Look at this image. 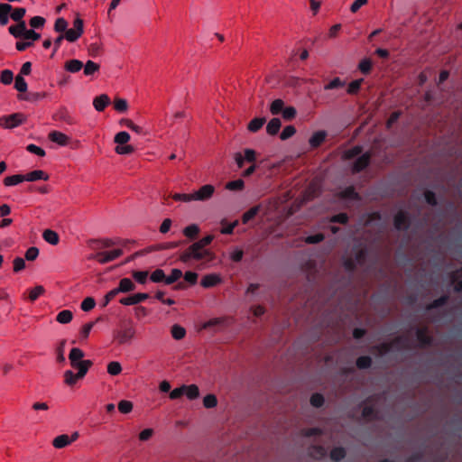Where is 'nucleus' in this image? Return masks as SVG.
Here are the masks:
<instances>
[{"label": "nucleus", "instance_id": "052dcab7", "mask_svg": "<svg viewBox=\"0 0 462 462\" xmlns=\"http://www.w3.org/2000/svg\"><path fill=\"white\" fill-rule=\"evenodd\" d=\"M120 125L126 126L127 128L131 129L132 131H134L137 134L142 133V127L134 124L133 121H131L130 119H127V118L121 119Z\"/></svg>", "mask_w": 462, "mask_h": 462}, {"label": "nucleus", "instance_id": "f704fd0d", "mask_svg": "<svg viewBox=\"0 0 462 462\" xmlns=\"http://www.w3.org/2000/svg\"><path fill=\"white\" fill-rule=\"evenodd\" d=\"M199 233V227L196 224H191L183 229L185 236L190 239H194Z\"/></svg>", "mask_w": 462, "mask_h": 462}, {"label": "nucleus", "instance_id": "2eb2a0df", "mask_svg": "<svg viewBox=\"0 0 462 462\" xmlns=\"http://www.w3.org/2000/svg\"><path fill=\"white\" fill-rule=\"evenodd\" d=\"M338 198L342 199L359 200L360 196L354 186H348L338 193Z\"/></svg>", "mask_w": 462, "mask_h": 462}, {"label": "nucleus", "instance_id": "a19ab883", "mask_svg": "<svg viewBox=\"0 0 462 462\" xmlns=\"http://www.w3.org/2000/svg\"><path fill=\"white\" fill-rule=\"evenodd\" d=\"M183 275L181 270L180 269H172L171 273L169 276L165 277L166 284H172L177 282Z\"/></svg>", "mask_w": 462, "mask_h": 462}, {"label": "nucleus", "instance_id": "6e6552de", "mask_svg": "<svg viewBox=\"0 0 462 462\" xmlns=\"http://www.w3.org/2000/svg\"><path fill=\"white\" fill-rule=\"evenodd\" d=\"M123 254L122 249H116L110 252H101L93 255L91 258L96 259L101 264L112 262Z\"/></svg>", "mask_w": 462, "mask_h": 462}, {"label": "nucleus", "instance_id": "680f3d73", "mask_svg": "<svg viewBox=\"0 0 462 462\" xmlns=\"http://www.w3.org/2000/svg\"><path fill=\"white\" fill-rule=\"evenodd\" d=\"M296 133V128L293 125H287L283 128L281 133L280 138L282 140H287L291 138Z\"/></svg>", "mask_w": 462, "mask_h": 462}, {"label": "nucleus", "instance_id": "37998d69", "mask_svg": "<svg viewBox=\"0 0 462 462\" xmlns=\"http://www.w3.org/2000/svg\"><path fill=\"white\" fill-rule=\"evenodd\" d=\"M79 379L80 378L78 377V374H74L71 370L65 371L64 381L66 384L72 386L77 383Z\"/></svg>", "mask_w": 462, "mask_h": 462}, {"label": "nucleus", "instance_id": "09e8293b", "mask_svg": "<svg viewBox=\"0 0 462 462\" xmlns=\"http://www.w3.org/2000/svg\"><path fill=\"white\" fill-rule=\"evenodd\" d=\"M130 138V134L127 132L122 131L115 135L114 141L118 145L125 144L129 142Z\"/></svg>", "mask_w": 462, "mask_h": 462}, {"label": "nucleus", "instance_id": "6e6d98bb", "mask_svg": "<svg viewBox=\"0 0 462 462\" xmlns=\"http://www.w3.org/2000/svg\"><path fill=\"white\" fill-rule=\"evenodd\" d=\"M25 13H26L25 8L18 7V8L14 9V11L10 14V17L15 22L23 21V18L25 15Z\"/></svg>", "mask_w": 462, "mask_h": 462}, {"label": "nucleus", "instance_id": "a878e982", "mask_svg": "<svg viewBox=\"0 0 462 462\" xmlns=\"http://www.w3.org/2000/svg\"><path fill=\"white\" fill-rule=\"evenodd\" d=\"M184 394L189 400H195L199 396V389L196 384H184Z\"/></svg>", "mask_w": 462, "mask_h": 462}, {"label": "nucleus", "instance_id": "f03ea898", "mask_svg": "<svg viewBox=\"0 0 462 462\" xmlns=\"http://www.w3.org/2000/svg\"><path fill=\"white\" fill-rule=\"evenodd\" d=\"M207 257L212 258V254L208 249H201L199 246V244L193 243L190 246H189L186 250H184L180 255V259L183 263H188L190 260L200 261Z\"/></svg>", "mask_w": 462, "mask_h": 462}, {"label": "nucleus", "instance_id": "e433bc0d", "mask_svg": "<svg viewBox=\"0 0 462 462\" xmlns=\"http://www.w3.org/2000/svg\"><path fill=\"white\" fill-rule=\"evenodd\" d=\"M171 332L172 337L176 340L182 339L186 335L185 328L178 324H175L171 327Z\"/></svg>", "mask_w": 462, "mask_h": 462}, {"label": "nucleus", "instance_id": "9d476101", "mask_svg": "<svg viewBox=\"0 0 462 462\" xmlns=\"http://www.w3.org/2000/svg\"><path fill=\"white\" fill-rule=\"evenodd\" d=\"M371 162V153L369 152H365L359 156L354 162L352 171L354 173H358L364 171Z\"/></svg>", "mask_w": 462, "mask_h": 462}, {"label": "nucleus", "instance_id": "3c124183", "mask_svg": "<svg viewBox=\"0 0 462 462\" xmlns=\"http://www.w3.org/2000/svg\"><path fill=\"white\" fill-rule=\"evenodd\" d=\"M148 275L149 273L147 271H134L132 273L134 279L141 284H144L146 282Z\"/></svg>", "mask_w": 462, "mask_h": 462}, {"label": "nucleus", "instance_id": "7ed1b4c3", "mask_svg": "<svg viewBox=\"0 0 462 462\" xmlns=\"http://www.w3.org/2000/svg\"><path fill=\"white\" fill-rule=\"evenodd\" d=\"M84 32V22L78 15L73 21V28L67 29L63 34L65 39L69 42H76Z\"/></svg>", "mask_w": 462, "mask_h": 462}, {"label": "nucleus", "instance_id": "2f4dec72", "mask_svg": "<svg viewBox=\"0 0 462 462\" xmlns=\"http://www.w3.org/2000/svg\"><path fill=\"white\" fill-rule=\"evenodd\" d=\"M14 88L20 92V93H24L27 91V88H28V85H27V82L25 81L23 76L22 75H17L14 79Z\"/></svg>", "mask_w": 462, "mask_h": 462}, {"label": "nucleus", "instance_id": "4c0bfd02", "mask_svg": "<svg viewBox=\"0 0 462 462\" xmlns=\"http://www.w3.org/2000/svg\"><path fill=\"white\" fill-rule=\"evenodd\" d=\"M260 207L254 206L251 208L249 210H247L245 213L242 216V222L244 224L248 223L250 220H252L259 212Z\"/></svg>", "mask_w": 462, "mask_h": 462}, {"label": "nucleus", "instance_id": "a211bd4d", "mask_svg": "<svg viewBox=\"0 0 462 462\" xmlns=\"http://www.w3.org/2000/svg\"><path fill=\"white\" fill-rule=\"evenodd\" d=\"M26 23L24 21L17 22V24L11 25L8 28V32L10 34H12L14 38H23L25 29H26Z\"/></svg>", "mask_w": 462, "mask_h": 462}, {"label": "nucleus", "instance_id": "5fc2aeb1", "mask_svg": "<svg viewBox=\"0 0 462 462\" xmlns=\"http://www.w3.org/2000/svg\"><path fill=\"white\" fill-rule=\"evenodd\" d=\"M118 410L121 413L127 414L133 410V403L130 401L122 400L118 403Z\"/></svg>", "mask_w": 462, "mask_h": 462}, {"label": "nucleus", "instance_id": "8fccbe9b", "mask_svg": "<svg viewBox=\"0 0 462 462\" xmlns=\"http://www.w3.org/2000/svg\"><path fill=\"white\" fill-rule=\"evenodd\" d=\"M122 372V366L119 362L112 361L107 365V373L111 375H117Z\"/></svg>", "mask_w": 462, "mask_h": 462}, {"label": "nucleus", "instance_id": "c9c22d12", "mask_svg": "<svg viewBox=\"0 0 462 462\" xmlns=\"http://www.w3.org/2000/svg\"><path fill=\"white\" fill-rule=\"evenodd\" d=\"M377 416V411L373 405H366L362 410V417L365 420H374Z\"/></svg>", "mask_w": 462, "mask_h": 462}, {"label": "nucleus", "instance_id": "412c9836", "mask_svg": "<svg viewBox=\"0 0 462 462\" xmlns=\"http://www.w3.org/2000/svg\"><path fill=\"white\" fill-rule=\"evenodd\" d=\"M38 180H48L49 175L42 170H35L25 174L26 181H36Z\"/></svg>", "mask_w": 462, "mask_h": 462}, {"label": "nucleus", "instance_id": "72a5a7b5", "mask_svg": "<svg viewBox=\"0 0 462 462\" xmlns=\"http://www.w3.org/2000/svg\"><path fill=\"white\" fill-rule=\"evenodd\" d=\"M372 363L373 360L369 356H359L356 361V365L359 369H368L371 367Z\"/></svg>", "mask_w": 462, "mask_h": 462}, {"label": "nucleus", "instance_id": "79ce46f5", "mask_svg": "<svg viewBox=\"0 0 462 462\" xmlns=\"http://www.w3.org/2000/svg\"><path fill=\"white\" fill-rule=\"evenodd\" d=\"M45 291L43 286L37 285L29 291V300L35 301Z\"/></svg>", "mask_w": 462, "mask_h": 462}, {"label": "nucleus", "instance_id": "7c9ffc66", "mask_svg": "<svg viewBox=\"0 0 462 462\" xmlns=\"http://www.w3.org/2000/svg\"><path fill=\"white\" fill-rule=\"evenodd\" d=\"M83 68L85 76H92L99 70L100 66L92 60H88L85 65L83 64Z\"/></svg>", "mask_w": 462, "mask_h": 462}, {"label": "nucleus", "instance_id": "423d86ee", "mask_svg": "<svg viewBox=\"0 0 462 462\" xmlns=\"http://www.w3.org/2000/svg\"><path fill=\"white\" fill-rule=\"evenodd\" d=\"M235 162L239 169L243 168L245 162L254 164L256 161V152L253 149H245L244 155L241 152H236L234 155Z\"/></svg>", "mask_w": 462, "mask_h": 462}, {"label": "nucleus", "instance_id": "f257e3e1", "mask_svg": "<svg viewBox=\"0 0 462 462\" xmlns=\"http://www.w3.org/2000/svg\"><path fill=\"white\" fill-rule=\"evenodd\" d=\"M83 357L84 352L78 347L72 348L69 355L70 365L73 368L78 369L77 374L79 378H83L93 365L91 360H82Z\"/></svg>", "mask_w": 462, "mask_h": 462}, {"label": "nucleus", "instance_id": "338daca9", "mask_svg": "<svg viewBox=\"0 0 462 462\" xmlns=\"http://www.w3.org/2000/svg\"><path fill=\"white\" fill-rule=\"evenodd\" d=\"M165 273L164 271L162 269H156L152 274H151V280L153 282H165Z\"/></svg>", "mask_w": 462, "mask_h": 462}, {"label": "nucleus", "instance_id": "20e7f679", "mask_svg": "<svg viewBox=\"0 0 462 462\" xmlns=\"http://www.w3.org/2000/svg\"><path fill=\"white\" fill-rule=\"evenodd\" d=\"M24 119V116L21 113H14L9 116H0V126L5 129H13L21 125Z\"/></svg>", "mask_w": 462, "mask_h": 462}, {"label": "nucleus", "instance_id": "0e129e2a", "mask_svg": "<svg viewBox=\"0 0 462 462\" xmlns=\"http://www.w3.org/2000/svg\"><path fill=\"white\" fill-rule=\"evenodd\" d=\"M96 306V300L92 297H87L82 302H81V310L84 311H89Z\"/></svg>", "mask_w": 462, "mask_h": 462}, {"label": "nucleus", "instance_id": "f3484780", "mask_svg": "<svg viewBox=\"0 0 462 462\" xmlns=\"http://www.w3.org/2000/svg\"><path fill=\"white\" fill-rule=\"evenodd\" d=\"M49 139L53 143H56L61 146H65L68 144L69 138L65 134H63L61 132L51 131L49 134Z\"/></svg>", "mask_w": 462, "mask_h": 462}, {"label": "nucleus", "instance_id": "bf43d9fd", "mask_svg": "<svg viewBox=\"0 0 462 462\" xmlns=\"http://www.w3.org/2000/svg\"><path fill=\"white\" fill-rule=\"evenodd\" d=\"M424 199L427 204L435 207L438 205L436 194L432 190H426L424 192Z\"/></svg>", "mask_w": 462, "mask_h": 462}, {"label": "nucleus", "instance_id": "c85d7f7f", "mask_svg": "<svg viewBox=\"0 0 462 462\" xmlns=\"http://www.w3.org/2000/svg\"><path fill=\"white\" fill-rule=\"evenodd\" d=\"M23 181H25V174L24 175L15 174V175H12V176H8V177L5 178L4 184L5 186H14V185H17Z\"/></svg>", "mask_w": 462, "mask_h": 462}, {"label": "nucleus", "instance_id": "69168bd1", "mask_svg": "<svg viewBox=\"0 0 462 462\" xmlns=\"http://www.w3.org/2000/svg\"><path fill=\"white\" fill-rule=\"evenodd\" d=\"M41 38V34L36 32L34 30H28L25 29L24 34L23 36V39L30 41V42H35L38 41Z\"/></svg>", "mask_w": 462, "mask_h": 462}, {"label": "nucleus", "instance_id": "4be33fe9", "mask_svg": "<svg viewBox=\"0 0 462 462\" xmlns=\"http://www.w3.org/2000/svg\"><path fill=\"white\" fill-rule=\"evenodd\" d=\"M64 68L70 73H77L83 69V62L79 60H69L66 61Z\"/></svg>", "mask_w": 462, "mask_h": 462}, {"label": "nucleus", "instance_id": "ea45409f", "mask_svg": "<svg viewBox=\"0 0 462 462\" xmlns=\"http://www.w3.org/2000/svg\"><path fill=\"white\" fill-rule=\"evenodd\" d=\"M67 29L68 22L63 17L57 18L54 23V31L60 34H64Z\"/></svg>", "mask_w": 462, "mask_h": 462}, {"label": "nucleus", "instance_id": "9b49d317", "mask_svg": "<svg viewBox=\"0 0 462 462\" xmlns=\"http://www.w3.org/2000/svg\"><path fill=\"white\" fill-rule=\"evenodd\" d=\"M428 328L422 327L416 329V337L420 346L425 347L432 344V337L428 334Z\"/></svg>", "mask_w": 462, "mask_h": 462}, {"label": "nucleus", "instance_id": "39448f33", "mask_svg": "<svg viewBox=\"0 0 462 462\" xmlns=\"http://www.w3.org/2000/svg\"><path fill=\"white\" fill-rule=\"evenodd\" d=\"M122 327L123 329L120 331H116L114 335L115 338L120 345L129 343L135 335V329L130 324L125 323Z\"/></svg>", "mask_w": 462, "mask_h": 462}, {"label": "nucleus", "instance_id": "e2e57ef3", "mask_svg": "<svg viewBox=\"0 0 462 462\" xmlns=\"http://www.w3.org/2000/svg\"><path fill=\"white\" fill-rule=\"evenodd\" d=\"M115 151L117 154H131L134 152V148L132 145L128 144H119L115 148Z\"/></svg>", "mask_w": 462, "mask_h": 462}, {"label": "nucleus", "instance_id": "c03bdc74", "mask_svg": "<svg viewBox=\"0 0 462 462\" xmlns=\"http://www.w3.org/2000/svg\"><path fill=\"white\" fill-rule=\"evenodd\" d=\"M14 80V73L10 69H4L1 72L0 81L4 85H10Z\"/></svg>", "mask_w": 462, "mask_h": 462}, {"label": "nucleus", "instance_id": "58836bf2", "mask_svg": "<svg viewBox=\"0 0 462 462\" xmlns=\"http://www.w3.org/2000/svg\"><path fill=\"white\" fill-rule=\"evenodd\" d=\"M284 102L282 99L277 98L272 102L270 106V112L274 116L279 115L280 113L282 112Z\"/></svg>", "mask_w": 462, "mask_h": 462}, {"label": "nucleus", "instance_id": "473e14b6", "mask_svg": "<svg viewBox=\"0 0 462 462\" xmlns=\"http://www.w3.org/2000/svg\"><path fill=\"white\" fill-rule=\"evenodd\" d=\"M72 318H73L72 312L69 310H64L58 313V315L56 317V320L59 323L67 324L72 320Z\"/></svg>", "mask_w": 462, "mask_h": 462}, {"label": "nucleus", "instance_id": "c756f323", "mask_svg": "<svg viewBox=\"0 0 462 462\" xmlns=\"http://www.w3.org/2000/svg\"><path fill=\"white\" fill-rule=\"evenodd\" d=\"M265 121L266 120H265L264 117L254 118L248 124V127L247 128H248V130L250 132L255 133V132H257L258 130H260L263 127V125H264Z\"/></svg>", "mask_w": 462, "mask_h": 462}, {"label": "nucleus", "instance_id": "49530a36", "mask_svg": "<svg viewBox=\"0 0 462 462\" xmlns=\"http://www.w3.org/2000/svg\"><path fill=\"white\" fill-rule=\"evenodd\" d=\"M354 260H356V263L362 265L365 263L367 258V251L365 248L359 249L355 253Z\"/></svg>", "mask_w": 462, "mask_h": 462}, {"label": "nucleus", "instance_id": "aec40b11", "mask_svg": "<svg viewBox=\"0 0 462 462\" xmlns=\"http://www.w3.org/2000/svg\"><path fill=\"white\" fill-rule=\"evenodd\" d=\"M13 10V7L9 4H0V24L2 26L6 25L9 22V14Z\"/></svg>", "mask_w": 462, "mask_h": 462}, {"label": "nucleus", "instance_id": "b1692460", "mask_svg": "<svg viewBox=\"0 0 462 462\" xmlns=\"http://www.w3.org/2000/svg\"><path fill=\"white\" fill-rule=\"evenodd\" d=\"M281 125V120L277 117H274L271 119L270 122L267 124L266 132L270 135H275L279 132Z\"/></svg>", "mask_w": 462, "mask_h": 462}, {"label": "nucleus", "instance_id": "864d4df0", "mask_svg": "<svg viewBox=\"0 0 462 462\" xmlns=\"http://www.w3.org/2000/svg\"><path fill=\"white\" fill-rule=\"evenodd\" d=\"M114 107L117 112L124 113L128 107L127 101L123 98H116L114 101Z\"/></svg>", "mask_w": 462, "mask_h": 462}, {"label": "nucleus", "instance_id": "4468645a", "mask_svg": "<svg viewBox=\"0 0 462 462\" xmlns=\"http://www.w3.org/2000/svg\"><path fill=\"white\" fill-rule=\"evenodd\" d=\"M220 282H221V277L218 274L210 273V274L205 275L202 278L200 284L204 288H211V287H214V286L219 284Z\"/></svg>", "mask_w": 462, "mask_h": 462}, {"label": "nucleus", "instance_id": "a18cd8bd", "mask_svg": "<svg viewBox=\"0 0 462 462\" xmlns=\"http://www.w3.org/2000/svg\"><path fill=\"white\" fill-rule=\"evenodd\" d=\"M310 401V404L316 408H320L321 406H323L325 402L324 396L319 393H313Z\"/></svg>", "mask_w": 462, "mask_h": 462}, {"label": "nucleus", "instance_id": "4d7b16f0", "mask_svg": "<svg viewBox=\"0 0 462 462\" xmlns=\"http://www.w3.org/2000/svg\"><path fill=\"white\" fill-rule=\"evenodd\" d=\"M244 186H245L244 180L241 179H238V180L227 182L226 185V189H227L229 190H241V189H243Z\"/></svg>", "mask_w": 462, "mask_h": 462}, {"label": "nucleus", "instance_id": "6ab92c4d", "mask_svg": "<svg viewBox=\"0 0 462 462\" xmlns=\"http://www.w3.org/2000/svg\"><path fill=\"white\" fill-rule=\"evenodd\" d=\"M135 284L133 282V281L129 278H123L120 280L118 287L116 288L118 293L123 292H130L134 291Z\"/></svg>", "mask_w": 462, "mask_h": 462}, {"label": "nucleus", "instance_id": "bb28decb", "mask_svg": "<svg viewBox=\"0 0 462 462\" xmlns=\"http://www.w3.org/2000/svg\"><path fill=\"white\" fill-rule=\"evenodd\" d=\"M70 443H71L70 438L65 434L56 437L52 441V444L56 448H65L68 445H69Z\"/></svg>", "mask_w": 462, "mask_h": 462}, {"label": "nucleus", "instance_id": "de8ad7c7", "mask_svg": "<svg viewBox=\"0 0 462 462\" xmlns=\"http://www.w3.org/2000/svg\"><path fill=\"white\" fill-rule=\"evenodd\" d=\"M363 81H364L363 79H356V80H353L352 82H350L348 85V88H347V93L350 95L357 94V92L359 91V89L361 88Z\"/></svg>", "mask_w": 462, "mask_h": 462}, {"label": "nucleus", "instance_id": "5701e85b", "mask_svg": "<svg viewBox=\"0 0 462 462\" xmlns=\"http://www.w3.org/2000/svg\"><path fill=\"white\" fill-rule=\"evenodd\" d=\"M42 237L47 243L52 245H56L60 241L58 233L51 229L44 230L42 233Z\"/></svg>", "mask_w": 462, "mask_h": 462}, {"label": "nucleus", "instance_id": "393cba45", "mask_svg": "<svg viewBox=\"0 0 462 462\" xmlns=\"http://www.w3.org/2000/svg\"><path fill=\"white\" fill-rule=\"evenodd\" d=\"M448 300H449L448 295H447V294L442 295V296L439 297L438 299H435L433 301H431L427 306L426 309H427V310H431L434 309L440 308V307L446 305L448 303Z\"/></svg>", "mask_w": 462, "mask_h": 462}, {"label": "nucleus", "instance_id": "603ef678", "mask_svg": "<svg viewBox=\"0 0 462 462\" xmlns=\"http://www.w3.org/2000/svg\"><path fill=\"white\" fill-rule=\"evenodd\" d=\"M45 22L46 20L42 16H33L31 18L29 24L33 29H41L44 26Z\"/></svg>", "mask_w": 462, "mask_h": 462}, {"label": "nucleus", "instance_id": "1a4fd4ad", "mask_svg": "<svg viewBox=\"0 0 462 462\" xmlns=\"http://www.w3.org/2000/svg\"><path fill=\"white\" fill-rule=\"evenodd\" d=\"M215 192V187L211 184L202 186L199 190L192 193L194 200L206 201L209 199Z\"/></svg>", "mask_w": 462, "mask_h": 462}, {"label": "nucleus", "instance_id": "0eeeda50", "mask_svg": "<svg viewBox=\"0 0 462 462\" xmlns=\"http://www.w3.org/2000/svg\"><path fill=\"white\" fill-rule=\"evenodd\" d=\"M411 217L408 212L400 210L393 218L394 227L399 231H407L411 226Z\"/></svg>", "mask_w": 462, "mask_h": 462}, {"label": "nucleus", "instance_id": "774afa93", "mask_svg": "<svg viewBox=\"0 0 462 462\" xmlns=\"http://www.w3.org/2000/svg\"><path fill=\"white\" fill-rule=\"evenodd\" d=\"M343 265L347 272L354 273L358 264L353 257H349L344 260Z\"/></svg>", "mask_w": 462, "mask_h": 462}, {"label": "nucleus", "instance_id": "13d9d810", "mask_svg": "<svg viewBox=\"0 0 462 462\" xmlns=\"http://www.w3.org/2000/svg\"><path fill=\"white\" fill-rule=\"evenodd\" d=\"M217 404V399L214 394H208L203 399V405L208 409L214 408Z\"/></svg>", "mask_w": 462, "mask_h": 462}, {"label": "nucleus", "instance_id": "cd10ccee", "mask_svg": "<svg viewBox=\"0 0 462 462\" xmlns=\"http://www.w3.org/2000/svg\"><path fill=\"white\" fill-rule=\"evenodd\" d=\"M346 455V449L342 447H336L330 451V458L333 461L338 462L345 458Z\"/></svg>", "mask_w": 462, "mask_h": 462}, {"label": "nucleus", "instance_id": "ddd939ff", "mask_svg": "<svg viewBox=\"0 0 462 462\" xmlns=\"http://www.w3.org/2000/svg\"><path fill=\"white\" fill-rule=\"evenodd\" d=\"M327 137V132L324 130L315 132L309 140L311 148L316 149L321 145Z\"/></svg>", "mask_w": 462, "mask_h": 462}, {"label": "nucleus", "instance_id": "dca6fc26", "mask_svg": "<svg viewBox=\"0 0 462 462\" xmlns=\"http://www.w3.org/2000/svg\"><path fill=\"white\" fill-rule=\"evenodd\" d=\"M110 104V98L106 94L96 97L93 100V106L98 112L103 111Z\"/></svg>", "mask_w": 462, "mask_h": 462}, {"label": "nucleus", "instance_id": "f8f14e48", "mask_svg": "<svg viewBox=\"0 0 462 462\" xmlns=\"http://www.w3.org/2000/svg\"><path fill=\"white\" fill-rule=\"evenodd\" d=\"M149 298L148 293H136L128 297L122 298L119 301L125 306L138 304Z\"/></svg>", "mask_w": 462, "mask_h": 462}]
</instances>
